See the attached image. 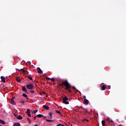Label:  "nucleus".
Segmentation results:
<instances>
[{
  "label": "nucleus",
  "mask_w": 126,
  "mask_h": 126,
  "mask_svg": "<svg viewBox=\"0 0 126 126\" xmlns=\"http://www.w3.org/2000/svg\"><path fill=\"white\" fill-rule=\"evenodd\" d=\"M83 99H86V96H85V95H84V96H83Z\"/></svg>",
  "instance_id": "35"
},
{
  "label": "nucleus",
  "mask_w": 126,
  "mask_h": 126,
  "mask_svg": "<svg viewBox=\"0 0 126 126\" xmlns=\"http://www.w3.org/2000/svg\"><path fill=\"white\" fill-rule=\"evenodd\" d=\"M105 120H106V121H107V122H108V123L110 124V125H113L114 124V121H113V120H111L110 119V118L109 117H106L105 118Z\"/></svg>",
  "instance_id": "4"
},
{
  "label": "nucleus",
  "mask_w": 126,
  "mask_h": 126,
  "mask_svg": "<svg viewBox=\"0 0 126 126\" xmlns=\"http://www.w3.org/2000/svg\"><path fill=\"white\" fill-rule=\"evenodd\" d=\"M42 107L43 108V109H45V110H49V106L47 105H43Z\"/></svg>",
  "instance_id": "12"
},
{
  "label": "nucleus",
  "mask_w": 126,
  "mask_h": 126,
  "mask_svg": "<svg viewBox=\"0 0 126 126\" xmlns=\"http://www.w3.org/2000/svg\"><path fill=\"white\" fill-rule=\"evenodd\" d=\"M101 124H102V126H105V124H106V122H105V120H102L101 121Z\"/></svg>",
  "instance_id": "18"
},
{
  "label": "nucleus",
  "mask_w": 126,
  "mask_h": 126,
  "mask_svg": "<svg viewBox=\"0 0 126 126\" xmlns=\"http://www.w3.org/2000/svg\"><path fill=\"white\" fill-rule=\"evenodd\" d=\"M26 87L29 90H32L34 89V85L30 83L26 85Z\"/></svg>",
  "instance_id": "2"
},
{
  "label": "nucleus",
  "mask_w": 126,
  "mask_h": 126,
  "mask_svg": "<svg viewBox=\"0 0 126 126\" xmlns=\"http://www.w3.org/2000/svg\"><path fill=\"white\" fill-rule=\"evenodd\" d=\"M46 79H47V80H51V78H49V77H47V78H46Z\"/></svg>",
  "instance_id": "32"
},
{
  "label": "nucleus",
  "mask_w": 126,
  "mask_h": 126,
  "mask_svg": "<svg viewBox=\"0 0 126 126\" xmlns=\"http://www.w3.org/2000/svg\"><path fill=\"white\" fill-rule=\"evenodd\" d=\"M22 91L23 92H25V93L28 94V93L27 92V89H26V87H25V86L23 87Z\"/></svg>",
  "instance_id": "7"
},
{
  "label": "nucleus",
  "mask_w": 126,
  "mask_h": 126,
  "mask_svg": "<svg viewBox=\"0 0 126 126\" xmlns=\"http://www.w3.org/2000/svg\"><path fill=\"white\" fill-rule=\"evenodd\" d=\"M1 80L2 82H3L4 83H5V78L3 76H1L0 77Z\"/></svg>",
  "instance_id": "9"
},
{
  "label": "nucleus",
  "mask_w": 126,
  "mask_h": 126,
  "mask_svg": "<svg viewBox=\"0 0 126 126\" xmlns=\"http://www.w3.org/2000/svg\"><path fill=\"white\" fill-rule=\"evenodd\" d=\"M79 112H80V113H81V111H80Z\"/></svg>",
  "instance_id": "42"
},
{
  "label": "nucleus",
  "mask_w": 126,
  "mask_h": 126,
  "mask_svg": "<svg viewBox=\"0 0 126 126\" xmlns=\"http://www.w3.org/2000/svg\"><path fill=\"white\" fill-rule=\"evenodd\" d=\"M60 126H65L63 124H60Z\"/></svg>",
  "instance_id": "37"
},
{
  "label": "nucleus",
  "mask_w": 126,
  "mask_h": 126,
  "mask_svg": "<svg viewBox=\"0 0 126 126\" xmlns=\"http://www.w3.org/2000/svg\"><path fill=\"white\" fill-rule=\"evenodd\" d=\"M43 94H46V92H43Z\"/></svg>",
  "instance_id": "40"
},
{
  "label": "nucleus",
  "mask_w": 126,
  "mask_h": 126,
  "mask_svg": "<svg viewBox=\"0 0 126 126\" xmlns=\"http://www.w3.org/2000/svg\"><path fill=\"white\" fill-rule=\"evenodd\" d=\"M34 126H38V125H34Z\"/></svg>",
  "instance_id": "41"
},
{
  "label": "nucleus",
  "mask_w": 126,
  "mask_h": 126,
  "mask_svg": "<svg viewBox=\"0 0 126 126\" xmlns=\"http://www.w3.org/2000/svg\"><path fill=\"white\" fill-rule=\"evenodd\" d=\"M55 112H56L57 114H61V111H60L59 110H56Z\"/></svg>",
  "instance_id": "29"
},
{
  "label": "nucleus",
  "mask_w": 126,
  "mask_h": 126,
  "mask_svg": "<svg viewBox=\"0 0 126 126\" xmlns=\"http://www.w3.org/2000/svg\"><path fill=\"white\" fill-rule=\"evenodd\" d=\"M81 109H83L84 110H85V108H84L83 107H82V106H79L78 107V111H80Z\"/></svg>",
  "instance_id": "21"
},
{
  "label": "nucleus",
  "mask_w": 126,
  "mask_h": 126,
  "mask_svg": "<svg viewBox=\"0 0 126 126\" xmlns=\"http://www.w3.org/2000/svg\"><path fill=\"white\" fill-rule=\"evenodd\" d=\"M87 122H89V120H88V119H87V120H86Z\"/></svg>",
  "instance_id": "39"
},
{
  "label": "nucleus",
  "mask_w": 126,
  "mask_h": 126,
  "mask_svg": "<svg viewBox=\"0 0 126 126\" xmlns=\"http://www.w3.org/2000/svg\"><path fill=\"white\" fill-rule=\"evenodd\" d=\"M60 85L61 86L64 85L65 87V90H67L69 93H71V90H70V88H71V85L69 84L67 80H65L64 81H63L62 84H60Z\"/></svg>",
  "instance_id": "1"
},
{
  "label": "nucleus",
  "mask_w": 126,
  "mask_h": 126,
  "mask_svg": "<svg viewBox=\"0 0 126 126\" xmlns=\"http://www.w3.org/2000/svg\"><path fill=\"white\" fill-rule=\"evenodd\" d=\"M19 101L21 104H24V103H25V101H24V100H23L22 98L20 99Z\"/></svg>",
  "instance_id": "15"
},
{
  "label": "nucleus",
  "mask_w": 126,
  "mask_h": 126,
  "mask_svg": "<svg viewBox=\"0 0 126 126\" xmlns=\"http://www.w3.org/2000/svg\"><path fill=\"white\" fill-rule=\"evenodd\" d=\"M27 77L29 78V79L33 81V78H32V77H30V76H27Z\"/></svg>",
  "instance_id": "28"
},
{
  "label": "nucleus",
  "mask_w": 126,
  "mask_h": 126,
  "mask_svg": "<svg viewBox=\"0 0 126 126\" xmlns=\"http://www.w3.org/2000/svg\"><path fill=\"white\" fill-rule=\"evenodd\" d=\"M86 120H87V119L85 118V119H83V122H85V121H86Z\"/></svg>",
  "instance_id": "34"
},
{
  "label": "nucleus",
  "mask_w": 126,
  "mask_h": 126,
  "mask_svg": "<svg viewBox=\"0 0 126 126\" xmlns=\"http://www.w3.org/2000/svg\"><path fill=\"white\" fill-rule=\"evenodd\" d=\"M36 117L37 118H43V117H44V116L42 114H38Z\"/></svg>",
  "instance_id": "17"
},
{
  "label": "nucleus",
  "mask_w": 126,
  "mask_h": 126,
  "mask_svg": "<svg viewBox=\"0 0 126 126\" xmlns=\"http://www.w3.org/2000/svg\"><path fill=\"white\" fill-rule=\"evenodd\" d=\"M102 90H105L106 89V86L104 85H102L101 87Z\"/></svg>",
  "instance_id": "23"
},
{
  "label": "nucleus",
  "mask_w": 126,
  "mask_h": 126,
  "mask_svg": "<svg viewBox=\"0 0 126 126\" xmlns=\"http://www.w3.org/2000/svg\"><path fill=\"white\" fill-rule=\"evenodd\" d=\"M46 122H48L49 123L51 122L53 123L54 122V120H49V119H46Z\"/></svg>",
  "instance_id": "22"
},
{
  "label": "nucleus",
  "mask_w": 126,
  "mask_h": 126,
  "mask_svg": "<svg viewBox=\"0 0 126 126\" xmlns=\"http://www.w3.org/2000/svg\"><path fill=\"white\" fill-rule=\"evenodd\" d=\"M27 120H28V121H29V124H31V123H32V121H31V120H30V119L29 118H28Z\"/></svg>",
  "instance_id": "25"
},
{
  "label": "nucleus",
  "mask_w": 126,
  "mask_h": 126,
  "mask_svg": "<svg viewBox=\"0 0 126 126\" xmlns=\"http://www.w3.org/2000/svg\"><path fill=\"white\" fill-rule=\"evenodd\" d=\"M13 126H20V123H16L13 124Z\"/></svg>",
  "instance_id": "14"
},
{
  "label": "nucleus",
  "mask_w": 126,
  "mask_h": 126,
  "mask_svg": "<svg viewBox=\"0 0 126 126\" xmlns=\"http://www.w3.org/2000/svg\"><path fill=\"white\" fill-rule=\"evenodd\" d=\"M48 115L49 116V117H50L51 119H53V113H52V112L49 113Z\"/></svg>",
  "instance_id": "19"
},
{
  "label": "nucleus",
  "mask_w": 126,
  "mask_h": 126,
  "mask_svg": "<svg viewBox=\"0 0 126 126\" xmlns=\"http://www.w3.org/2000/svg\"><path fill=\"white\" fill-rule=\"evenodd\" d=\"M22 96H23V97H25V98L27 99V100H29V97H28V96H27V94H22Z\"/></svg>",
  "instance_id": "10"
},
{
  "label": "nucleus",
  "mask_w": 126,
  "mask_h": 126,
  "mask_svg": "<svg viewBox=\"0 0 126 126\" xmlns=\"http://www.w3.org/2000/svg\"><path fill=\"white\" fill-rule=\"evenodd\" d=\"M0 124H2V125H5V122L4 121L0 119Z\"/></svg>",
  "instance_id": "16"
},
{
  "label": "nucleus",
  "mask_w": 126,
  "mask_h": 126,
  "mask_svg": "<svg viewBox=\"0 0 126 126\" xmlns=\"http://www.w3.org/2000/svg\"><path fill=\"white\" fill-rule=\"evenodd\" d=\"M72 88H73V89H74V90H75V89H75V87H72Z\"/></svg>",
  "instance_id": "36"
},
{
  "label": "nucleus",
  "mask_w": 126,
  "mask_h": 126,
  "mask_svg": "<svg viewBox=\"0 0 126 126\" xmlns=\"http://www.w3.org/2000/svg\"><path fill=\"white\" fill-rule=\"evenodd\" d=\"M27 114L28 117H31V114L30 113V109H28L27 110Z\"/></svg>",
  "instance_id": "8"
},
{
  "label": "nucleus",
  "mask_w": 126,
  "mask_h": 126,
  "mask_svg": "<svg viewBox=\"0 0 126 126\" xmlns=\"http://www.w3.org/2000/svg\"><path fill=\"white\" fill-rule=\"evenodd\" d=\"M11 104H15V101H14V97H12L11 99Z\"/></svg>",
  "instance_id": "13"
},
{
  "label": "nucleus",
  "mask_w": 126,
  "mask_h": 126,
  "mask_svg": "<svg viewBox=\"0 0 126 126\" xmlns=\"http://www.w3.org/2000/svg\"><path fill=\"white\" fill-rule=\"evenodd\" d=\"M14 116L15 117V118H16V119H17L18 120H23V117L20 116V115H17L16 114H14Z\"/></svg>",
  "instance_id": "5"
},
{
  "label": "nucleus",
  "mask_w": 126,
  "mask_h": 126,
  "mask_svg": "<svg viewBox=\"0 0 126 126\" xmlns=\"http://www.w3.org/2000/svg\"><path fill=\"white\" fill-rule=\"evenodd\" d=\"M107 89H111V86H108L107 87Z\"/></svg>",
  "instance_id": "33"
},
{
  "label": "nucleus",
  "mask_w": 126,
  "mask_h": 126,
  "mask_svg": "<svg viewBox=\"0 0 126 126\" xmlns=\"http://www.w3.org/2000/svg\"><path fill=\"white\" fill-rule=\"evenodd\" d=\"M83 103L85 104V105H88V104H89V100L87 99H84Z\"/></svg>",
  "instance_id": "6"
},
{
  "label": "nucleus",
  "mask_w": 126,
  "mask_h": 126,
  "mask_svg": "<svg viewBox=\"0 0 126 126\" xmlns=\"http://www.w3.org/2000/svg\"><path fill=\"white\" fill-rule=\"evenodd\" d=\"M19 71H21V72H25V70H24V69H21L19 70Z\"/></svg>",
  "instance_id": "27"
},
{
  "label": "nucleus",
  "mask_w": 126,
  "mask_h": 126,
  "mask_svg": "<svg viewBox=\"0 0 126 126\" xmlns=\"http://www.w3.org/2000/svg\"><path fill=\"white\" fill-rule=\"evenodd\" d=\"M36 116H35L34 118H33V119H34V120H36Z\"/></svg>",
  "instance_id": "38"
},
{
  "label": "nucleus",
  "mask_w": 126,
  "mask_h": 126,
  "mask_svg": "<svg viewBox=\"0 0 126 126\" xmlns=\"http://www.w3.org/2000/svg\"><path fill=\"white\" fill-rule=\"evenodd\" d=\"M50 80H51V81H53V82H55V78H51Z\"/></svg>",
  "instance_id": "31"
},
{
  "label": "nucleus",
  "mask_w": 126,
  "mask_h": 126,
  "mask_svg": "<svg viewBox=\"0 0 126 126\" xmlns=\"http://www.w3.org/2000/svg\"><path fill=\"white\" fill-rule=\"evenodd\" d=\"M85 110V112L86 113V114H87V113H89V111H88V110H87V109H84Z\"/></svg>",
  "instance_id": "30"
},
{
  "label": "nucleus",
  "mask_w": 126,
  "mask_h": 126,
  "mask_svg": "<svg viewBox=\"0 0 126 126\" xmlns=\"http://www.w3.org/2000/svg\"><path fill=\"white\" fill-rule=\"evenodd\" d=\"M30 93H31L32 94H35V91L33 90H31Z\"/></svg>",
  "instance_id": "26"
},
{
  "label": "nucleus",
  "mask_w": 126,
  "mask_h": 126,
  "mask_svg": "<svg viewBox=\"0 0 126 126\" xmlns=\"http://www.w3.org/2000/svg\"><path fill=\"white\" fill-rule=\"evenodd\" d=\"M67 101H68V98L66 96L63 98V104H65V105H68V104H69V102Z\"/></svg>",
  "instance_id": "3"
},
{
  "label": "nucleus",
  "mask_w": 126,
  "mask_h": 126,
  "mask_svg": "<svg viewBox=\"0 0 126 126\" xmlns=\"http://www.w3.org/2000/svg\"><path fill=\"white\" fill-rule=\"evenodd\" d=\"M37 112H38L37 110H33L32 112V114H36V113H37Z\"/></svg>",
  "instance_id": "24"
},
{
  "label": "nucleus",
  "mask_w": 126,
  "mask_h": 126,
  "mask_svg": "<svg viewBox=\"0 0 126 126\" xmlns=\"http://www.w3.org/2000/svg\"><path fill=\"white\" fill-rule=\"evenodd\" d=\"M37 69H38V73H39L40 74H41V73H43V71H42V70L41 69V68H40V67H37Z\"/></svg>",
  "instance_id": "11"
},
{
  "label": "nucleus",
  "mask_w": 126,
  "mask_h": 126,
  "mask_svg": "<svg viewBox=\"0 0 126 126\" xmlns=\"http://www.w3.org/2000/svg\"><path fill=\"white\" fill-rule=\"evenodd\" d=\"M30 64H31V63H30Z\"/></svg>",
  "instance_id": "43"
},
{
  "label": "nucleus",
  "mask_w": 126,
  "mask_h": 126,
  "mask_svg": "<svg viewBox=\"0 0 126 126\" xmlns=\"http://www.w3.org/2000/svg\"><path fill=\"white\" fill-rule=\"evenodd\" d=\"M16 80L17 81V82H21V80H20V79H19L18 77L16 78Z\"/></svg>",
  "instance_id": "20"
}]
</instances>
